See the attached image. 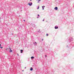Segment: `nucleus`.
<instances>
[{"label": "nucleus", "mask_w": 74, "mask_h": 74, "mask_svg": "<svg viewBox=\"0 0 74 74\" xmlns=\"http://www.w3.org/2000/svg\"><path fill=\"white\" fill-rule=\"evenodd\" d=\"M28 5H29L30 6H31L32 5V3H28Z\"/></svg>", "instance_id": "obj_1"}, {"label": "nucleus", "mask_w": 74, "mask_h": 74, "mask_svg": "<svg viewBox=\"0 0 74 74\" xmlns=\"http://www.w3.org/2000/svg\"><path fill=\"white\" fill-rule=\"evenodd\" d=\"M9 49H10V51H9V52H12V50H11V48H10V47L9 48Z\"/></svg>", "instance_id": "obj_2"}, {"label": "nucleus", "mask_w": 74, "mask_h": 74, "mask_svg": "<svg viewBox=\"0 0 74 74\" xmlns=\"http://www.w3.org/2000/svg\"><path fill=\"white\" fill-rule=\"evenodd\" d=\"M55 10H58V7H56L55 8H54Z\"/></svg>", "instance_id": "obj_3"}, {"label": "nucleus", "mask_w": 74, "mask_h": 74, "mask_svg": "<svg viewBox=\"0 0 74 74\" xmlns=\"http://www.w3.org/2000/svg\"><path fill=\"white\" fill-rule=\"evenodd\" d=\"M33 70V69L32 68V67L30 68V70H31V71H32V70Z\"/></svg>", "instance_id": "obj_4"}, {"label": "nucleus", "mask_w": 74, "mask_h": 74, "mask_svg": "<svg viewBox=\"0 0 74 74\" xmlns=\"http://www.w3.org/2000/svg\"><path fill=\"white\" fill-rule=\"evenodd\" d=\"M34 57L32 56L31 57V59H34Z\"/></svg>", "instance_id": "obj_5"}, {"label": "nucleus", "mask_w": 74, "mask_h": 74, "mask_svg": "<svg viewBox=\"0 0 74 74\" xmlns=\"http://www.w3.org/2000/svg\"><path fill=\"white\" fill-rule=\"evenodd\" d=\"M55 29H58V27H55Z\"/></svg>", "instance_id": "obj_6"}, {"label": "nucleus", "mask_w": 74, "mask_h": 74, "mask_svg": "<svg viewBox=\"0 0 74 74\" xmlns=\"http://www.w3.org/2000/svg\"><path fill=\"white\" fill-rule=\"evenodd\" d=\"M21 53H22V52H23V50H21Z\"/></svg>", "instance_id": "obj_7"}, {"label": "nucleus", "mask_w": 74, "mask_h": 74, "mask_svg": "<svg viewBox=\"0 0 74 74\" xmlns=\"http://www.w3.org/2000/svg\"><path fill=\"white\" fill-rule=\"evenodd\" d=\"M39 8H40V6H38V8H37V9H39Z\"/></svg>", "instance_id": "obj_8"}, {"label": "nucleus", "mask_w": 74, "mask_h": 74, "mask_svg": "<svg viewBox=\"0 0 74 74\" xmlns=\"http://www.w3.org/2000/svg\"><path fill=\"white\" fill-rule=\"evenodd\" d=\"M41 1V0H36V1Z\"/></svg>", "instance_id": "obj_9"}, {"label": "nucleus", "mask_w": 74, "mask_h": 74, "mask_svg": "<svg viewBox=\"0 0 74 74\" xmlns=\"http://www.w3.org/2000/svg\"><path fill=\"white\" fill-rule=\"evenodd\" d=\"M0 48H1V49H2V48H3V47H0Z\"/></svg>", "instance_id": "obj_10"}, {"label": "nucleus", "mask_w": 74, "mask_h": 74, "mask_svg": "<svg viewBox=\"0 0 74 74\" xmlns=\"http://www.w3.org/2000/svg\"><path fill=\"white\" fill-rule=\"evenodd\" d=\"M46 36H48V34H46Z\"/></svg>", "instance_id": "obj_11"}, {"label": "nucleus", "mask_w": 74, "mask_h": 74, "mask_svg": "<svg viewBox=\"0 0 74 74\" xmlns=\"http://www.w3.org/2000/svg\"><path fill=\"white\" fill-rule=\"evenodd\" d=\"M24 22H25V20H24Z\"/></svg>", "instance_id": "obj_12"}, {"label": "nucleus", "mask_w": 74, "mask_h": 74, "mask_svg": "<svg viewBox=\"0 0 74 74\" xmlns=\"http://www.w3.org/2000/svg\"><path fill=\"white\" fill-rule=\"evenodd\" d=\"M38 16H39V14H38Z\"/></svg>", "instance_id": "obj_13"}, {"label": "nucleus", "mask_w": 74, "mask_h": 74, "mask_svg": "<svg viewBox=\"0 0 74 74\" xmlns=\"http://www.w3.org/2000/svg\"><path fill=\"white\" fill-rule=\"evenodd\" d=\"M43 7L44 8V7H45V6H44Z\"/></svg>", "instance_id": "obj_14"}, {"label": "nucleus", "mask_w": 74, "mask_h": 74, "mask_svg": "<svg viewBox=\"0 0 74 74\" xmlns=\"http://www.w3.org/2000/svg\"><path fill=\"white\" fill-rule=\"evenodd\" d=\"M17 55H18V56H19V54H18Z\"/></svg>", "instance_id": "obj_15"}, {"label": "nucleus", "mask_w": 74, "mask_h": 74, "mask_svg": "<svg viewBox=\"0 0 74 74\" xmlns=\"http://www.w3.org/2000/svg\"><path fill=\"white\" fill-rule=\"evenodd\" d=\"M44 8H42V10H44Z\"/></svg>", "instance_id": "obj_16"}, {"label": "nucleus", "mask_w": 74, "mask_h": 74, "mask_svg": "<svg viewBox=\"0 0 74 74\" xmlns=\"http://www.w3.org/2000/svg\"><path fill=\"white\" fill-rule=\"evenodd\" d=\"M42 8H43V6H42Z\"/></svg>", "instance_id": "obj_17"}, {"label": "nucleus", "mask_w": 74, "mask_h": 74, "mask_svg": "<svg viewBox=\"0 0 74 74\" xmlns=\"http://www.w3.org/2000/svg\"><path fill=\"white\" fill-rule=\"evenodd\" d=\"M35 43H36V44H37V43H36V42H35Z\"/></svg>", "instance_id": "obj_18"}, {"label": "nucleus", "mask_w": 74, "mask_h": 74, "mask_svg": "<svg viewBox=\"0 0 74 74\" xmlns=\"http://www.w3.org/2000/svg\"><path fill=\"white\" fill-rule=\"evenodd\" d=\"M0 46H1V45L0 44Z\"/></svg>", "instance_id": "obj_19"}, {"label": "nucleus", "mask_w": 74, "mask_h": 74, "mask_svg": "<svg viewBox=\"0 0 74 74\" xmlns=\"http://www.w3.org/2000/svg\"><path fill=\"white\" fill-rule=\"evenodd\" d=\"M38 3H39V1H38Z\"/></svg>", "instance_id": "obj_20"}, {"label": "nucleus", "mask_w": 74, "mask_h": 74, "mask_svg": "<svg viewBox=\"0 0 74 74\" xmlns=\"http://www.w3.org/2000/svg\"><path fill=\"white\" fill-rule=\"evenodd\" d=\"M26 67H25V69H26Z\"/></svg>", "instance_id": "obj_21"}, {"label": "nucleus", "mask_w": 74, "mask_h": 74, "mask_svg": "<svg viewBox=\"0 0 74 74\" xmlns=\"http://www.w3.org/2000/svg\"><path fill=\"white\" fill-rule=\"evenodd\" d=\"M30 0V1H32V0Z\"/></svg>", "instance_id": "obj_22"}, {"label": "nucleus", "mask_w": 74, "mask_h": 74, "mask_svg": "<svg viewBox=\"0 0 74 74\" xmlns=\"http://www.w3.org/2000/svg\"><path fill=\"white\" fill-rule=\"evenodd\" d=\"M47 56V55L46 56V57Z\"/></svg>", "instance_id": "obj_23"}, {"label": "nucleus", "mask_w": 74, "mask_h": 74, "mask_svg": "<svg viewBox=\"0 0 74 74\" xmlns=\"http://www.w3.org/2000/svg\"><path fill=\"white\" fill-rule=\"evenodd\" d=\"M38 17H37V18H38Z\"/></svg>", "instance_id": "obj_24"}]
</instances>
